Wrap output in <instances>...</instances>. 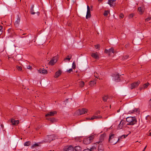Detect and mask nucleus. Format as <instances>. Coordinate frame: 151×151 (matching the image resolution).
Returning <instances> with one entry per match:
<instances>
[{"label": "nucleus", "instance_id": "obj_35", "mask_svg": "<svg viewBox=\"0 0 151 151\" xmlns=\"http://www.w3.org/2000/svg\"><path fill=\"white\" fill-rule=\"evenodd\" d=\"M72 67L73 69H75L76 68V65L74 61L72 63Z\"/></svg>", "mask_w": 151, "mask_h": 151}, {"label": "nucleus", "instance_id": "obj_17", "mask_svg": "<svg viewBox=\"0 0 151 151\" xmlns=\"http://www.w3.org/2000/svg\"><path fill=\"white\" fill-rule=\"evenodd\" d=\"M61 71L60 70H59L58 71H57L55 74L54 77L55 78H58L59 76H60L61 74Z\"/></svg>", "mask_w": 151, "mask_h": 151}, {"label": "nucleus", "instance_id": "obj_26", "mask_svg": "<svg viewBox=\"0 0 151 151\" xmlns=\"http://www.w3.org/2000/svg\"><path fill=\"white\" fill-rule=\"evenodd\" d=\"M96 84V82L94 81H91L89 82V84L91 86H93Z\"/></svg>", "mask_w": 151, "mask_h": 151}, {"label": "nucleus", "instance_id": "obj_62", "mask_svg": "<svg viewBox=\"0 0 151 151\" xmlns=\"http://www.w3.org/2000/svg\"><path fill=\"white\" fill-rule=\"evenodd\" d=\"M99 112H99V111L98 112V113H99Z\"/></svg>", "mask_w": 151, "mask_h": 151}, {"label": "nucleus", "instance_id": "obj_48", "mask_svg": "<svg viewBox=\"0 0 151 151\" xmlns=\"http://www.w3.org/2000/svg\"><path fill=\"white\" fill-rule=\"evenodd\" d=\"M72 56L71 55H69L67 56V58H72Z\"/></svg>", "mask_w": 151, "mask_h": 151}, {"label": "nucleus", "instance_id": "obj_61", "mask_svg": "<svg viewBox=\"0 0 151 151\" xmlns=\"http://www.w3.org/2000/svg\"><path fill=\"white\" fill-rule=\"evenodd\" d=\"M86 93H87V94H88V93L87 92Z\"/></svg>", "mask_w": 151, "mask_h": 151}, {"label": "nucleus", "instance_id": "obj_45", "mask_svg": "<svg viewBox=\"0 0 151 151\" xmlns=\"http://www.w3.org/2000/svg\"><path fill=\"white\" fill-rule=\"evenodd\" d=\"M128 135V134L127 135H125L124 134L122 135V136L123 137V138H125L126 137H127Z\"/></svg>", "mask_w": 151, "mask_h": 151}, {"label": "nucleus", "instance_id": "obj_50", "mask_svg": "<svg viewBox=\"0 0 151 151\" xmlns=\"http://www.w3.org/2000/svg\"><path fill=\"white\" fill-rule=\"evenodd\" d=\"M133 17V14H131L129 15L130 17Z\"/></svg>", "mask_w": 151, "mask_h": 151}, {"label": "nucleus", "instance_id": "obj_55", "mask_svg": "<svg viewBox=\"0 0 151 151\" xmlns=\"http://www.w3.org/2000/svg\"><path fill=\"white\" fill-rule=\"evenodd\" d=\"M112 140L113 141H114V142H116V141H114V140L115 139H112Z\"/></svg>", "mask_w": 151, "mask_h": 151}, {"label": "nucleus", "instance_id": "obj_20", "mask_svg": "<svg viewBox=\"0 0 151 151\" xmlns=\"http://www.w3.org/2000/svg\"><path fill=\"white\" fill-rule=\"evenodd\" d=\"M20 20V18H18L17 19V20L14 23V25L16 27H18Z\"/></svg>", "mask_w": 151, "mask_h": 151}, {"label": "nucleus", "instance_id": "obj_57", "mask_svg": "<svg viewBox=\"0 0 151 151\" xmlns=\"http://www.w3.org/2000/svg\"><path fill=\"white\" fill-rule=\"evenodd\" d=\"M26 34V33H24L22 35H25Z\"/></svg>", "mask_w": 151, "mask_h": 151}, {"label": "nucleus", "instance_id": "obj_60", "mask_svg": "<svg viewBox=\"0 0 151 151\" xmlns=\"http://www.w3.org/2000/svg\"><path fill=\"white\" fill-rule=\"evenodd\" d=\"M125 47H127V45H125Z\"/></svg>", "mask_w": 151, "mask_h": 151}, {"label": "nucleus", "instance_id": "obj_9", "mask_svg": "<svg viewBox=\"0 0 151 151\" xmlns=\"http://www.w3.org/2000/svg\"><path fill=\"white\" fill-rule=\"evenodd\" d=\"M88 111V110L85 108H83L81 109H79L78 110V115H81L87 113Z\"/></svg>", "mask_w": 151, "mask_h": 151}, {"label": "nucleus", "instance_id": "obj_2", "mask_svg": "<svg viewBox=\"0 0 151 151\" xmlns=\"http://www.w3.org/2000/svg\"><path fill=\"white\" fill-rule=\"evenodd\" d=\"M94 137V135H92L89 137L85 138L83 139V142L85 144H88L92 141Z\"/></svg>", "mask_w": 151, "mask_h": 151}, {"label": "nucleus", "instance_id": "obj_1", "mask_svg": "<svg viewBox=\"0 0 151 151\" xmlns=\"http://www.w3.org/2000/svg\"><path fill=\"white\" fill-rule=\"evenodd\" d=\"M127 124L128 125H132L135 124L137 122V120L135 117L129 116L126 119Z\"/></svg>", "mask_w": 151, "mask_h": 151}, {"label": "nucleus", "instance_id": "obj_7", "mask_svg": "<svg viewBox=\"0 0 151 151\" xmlns=\"http://www.w3.org/2000/svg\"><path fill=\"white\" fill-rule=\"evenodd\" d=\"M140 83V81H138L137 82H134L132 83L131 85V86L130 87V88L132 89L133 88H134L138 86L139 85Z\"/></svg>", "mask_w": 151, "mask_h": 151}, {"label": "nucleus", "instance_id": "obj_8", "mask_svg": "<svg viewBox=\"0 0 151 151\" xmlns=\"http://www.w3.org/2000/svg\"><path fill=\"white\" fill-rule=\"evenodd\" d=\"M55 139V137L54 135H47L46 137L47 142H50L51 141Z\"/></svg>", "mask_w": 151, "mask_h": 151}, {"label": "nucleus", "instance_id": "obj_28", "mask_svg": "<svg viewBox=\"0 0 151 151\" xmlns=\"http://www.w3.org/2000/svg\"><path fill=\"white\" fill-rule=\"evenodd\" d=\"M102 146V145H101V147L100 146H99L98 149V151H104V148Z\"/></svg>", "mask_w": 151, "mask_h": 151}, {"label": "nucleus", "instance_id": "obj_36", "mask_svg": "<svg viewBox=\"0 0 151 151\" xmlns=\"http://www.w3.org/2000/svg\"><path fill=\"white\" fill-rule=\"evenodd\" d=\"M17 68L19 71H21L22 70V67L21 66H17Z\"/></svg>", "mask_w": 151, "mask_h": 151}, {"label": "nucleus", "instance_id": "obj_31", "mask_svg": "<svg viewBox=\"0 0 151 151\" xmlns=\"http://www.w3.org/2000/svg\"><path fill=\"white\" fill-rule=\"evenodd\" d=\"M150 85V83H146L144 84L143 85V88H145Z\"/></svg>", "mask_w": 151, "mask_h": 151}, {"label": "nucleus", "instance_id": "obj_13", "mask_svg": "<svg viewBox=\"0 0 151 151\" xmlns=\"http://www.w3.org/2000/svg\"><path fill=\"white\" fill-rule=\"evenodd\" d=\"M91 55L92 57L95 59H98L99 58V55L97 52L92 53Z\"/></svg>", "mask_w": 151, "mask_h": 151}, {"label": "nucleus", "instance_id": "obj_38", "mask_svg": "<svg viewBox=\"0 0 151 151\" xmlns=\"http://www.w3.org/2000/svg\"><path fill=\"white\" fill-rule=\"evenodd\" d=\"M129 57V55H126L123 57V59L124 60H127V59Z\"/></svg>", "mask_w": 151, "mask_h": 151}, {"label": "nucleus", "instance_id": "obj_14", "mask_svg": "<svg viewBox=\"0 0 151 151\" xmlns=\"http://www.w3.org/2000/svg\"><path fill=\"white\" fill-rule=\"evenodd\" d=\"M145 10L144 7H139L138 8V11L139 13L140 14H142L143 13Z\"/></svg>", "mask_w": 151, "mask_h": 151}, {"label": "nucleus", "instance_id": "obj_24", "mask_svg": "<svg viewBox=\"0 0 151 151\" xmlns=\"http://www.w3.org/2000/svg\"><path fill=\"white\" fill-rule=\"evenodd\" d=\"M138 109H134L130 110L129 111V113L130 114L134 113L137 112L138 111Z\"/></svg>", "mask_w": 151, "mask_h": 151}, {"label": "nucleus", "instance_id": "obj_54", "mask_svg": "<svg viewBox=\"0 0 151 151\" xmlns=\"http://www.w3.org/2000/svg\"><path fill=\"white\" fill-rule=\"evenodd\" d=\"M26 37V36H21V37H21V38H24V37Z\"/></svg>", "mask_w": 151, "mask_h": 151}, {"label": "nucleus", "instance_id": "obj_5", "mask_svg": "<svg viewBox=\"0 0 151 151\" xmlns=\"http://www.w3.org/2000/svg\"><path fill=\"white\" fill-rule=\"evenodd\" d=\"M74 148L72 146H66L63 148V151H73Z\"/></svg>", "mask_w": 151, "mask_h": 151}, {"label": "nucleus", "instance_id": "obj_27", "mask_svg": "<svg viewBox=\"0 0 151 151\" xmlns=\"http://www.w3.org/2000/svg\"><path fill=\"white\" fill-rule=\"evenodd\" d=\"M39 146V144L38 143H36L33 144L31 147L32 149H34L36 147Z\"/></svg>", "mask_w": 151, "mask_h": 151}, {"label": "nucleus", "instance_id": "obj_56", "mask_svg": "<svg viewBox=\"0 0 151 151\" xmlns=\"http://www.w3.org/2000/svg\"><path fill=\"white\" fill-rule=\"evenodd\" d=\"M37 13L38 14V15H39V14H40V13H39V12H37Z\"/></svg>", "mask_w": 151, "mask_h": 151}, {"label": "nucleus", "instance_id": "obj_52", "mask_svg": "<svg viewBox=\"0 0 151 151\" xmlns=\"http://www.w3.org/2000/svg\"><path fill=\"white\" fill-rule=\"evenodd\" d=\"M146 147H147V146H146L145 148H144L143 150H142V151H145V149H146Z\"/></svg>", "mask_w": 151, "mask_h": 151}, {"label": "nucleus", "instance_id": "obj_11", "mask_svg": "<svg viewBox=\"0 0 151 151\" xmlns=\"http://www.w3.org/2000/svg\"><path fill=\"white\" fill-rule=\"evenodd\" d=\"M105 135L104 134L101 135L100 137L99 140L96 142V143L99 144L100 145H101V143L102 141H103Z\"/></svg>", "mask_w": 151, "mask_h": 151}, {"label": "nucleus", "instance_id": "obj_29", "mask_svg": "<svg viewBox=\"0 0 151 151\" xmlns=\"http://www.w3.org/2000/svg\"><path fill=\"white\" fill-rule=\"evenodd\" d=\"M31 143V142L29 141H27L25 142L24 144V146H29Z\"/></svg>", "mask_w": 151, "mask_h": 151}, {"label": "nucleus", "instance_id": "obj_3", "mask_svg": "<svg viewBox=\"0 0 151 151\" xmlns=\"http://www.w3.org/2000/svg\"><path fill=\"white\" fill-rule=\"evenodd\" d=\"M114 134L110 133L109 134V142L111 145H113L115 144L117 142V141L114 142L112 140V139H115L116 138V137H114Z\"/></svg>", "mask_w": 151, "mask_h": 151}, {"label": "nucleus", "instance_id": "obj_15", "mask_svg": "<svg viewBox=\"0 0 151 151\" xmlns=\"http://www.w3.org/2000/svg\"><path fill=\"white\" fill-rule=\"evenodd\" d=\"M125 124L124 122L122 120L120 122V123L118 125V126L117 127L118 129H122L124 125Z\"/></svg>", "mask_w": 151, "mask_h": 151}, {"label": "nucleus", "instance_id": "obj_32", "mask_svg": "<svg viewBox=\"0 0 151 151\" xmlns=\"http://www.w3.org/2000/svg\"><path fill=\"white\" fill-rule=\"evenodd\" d=\"M108 98V96H104L102 98L103 100L104 101H106Z\"/></svg>", "mask_w": 151, "mask_h": 151}, {"label": "nucleus", "instance_id": "obj_53", "mask_svg": "<svg viewBox=\"0 0 151 151\" xmlns=\"http://www.w3.org/2000/svg\"><path fill=\"white\" fill-rule=\"evenodd\" d=\"M148 135L149 136H151V132H149V134Z\"/></svg>", "mask_w": 151, "mask_h": 151}, {"label": "nucleus", "instance_id": "obj_42", "mask_svg": "<svg viewBox=\"0 0 151 151\" xmlns=\"http://www.w3.org/2000/svg\"><path fill=\"white\" fill-rule=\"evenodd\" d=\"M119 17L122 18H123L124 17L123 14L122 13L120 14L119 15Z\"/></svg>", "mask_w": 151, "mask_h": 151}, {"label": "nucleus", "instance_id": "obj_19", "mask_svg": "<svg viewBox=\"0 0 151 151\" xmlns=\"http://www.w3.org/2000/svg\"><path fill=\"white\" fill-rule=\"evenodd\" d=\"M11 122L13 125H16L19 123V120H15L12 119H11Z\"/></svg>", "mask_w": 151, "mask_h": 151}, {"label": "nucleus", "instance_id": "obj_12", "mask_svg": "<svg viewBox=\"0 0 151 151\" xmlns=\"http://www.w3.org/2000/svg\"><path fill=\"white\" fill-rule=\"evenodd\" d=\"M104 52L106 53H108L109 55H110L111 52H112L114 53L115 51L113 48L111 47V48L108 50L106 49L104 51Z\"/></svg>", "mask_w": 151, "mask_h": 151}, {"label": "nucleus", "instance_id": "obj_49", "mask_svg": "<svg viewBox=\"0 0 151 151\" xmlns=\"http://www.w3.org/2000/svg\"><path fill=\"white\" fill-rule=\"evenodd\" d=\"M54 120H55V119H50V121H51L52 122H53L54 121Z\"/></svg>", "mask_w": 151, "mask_h": 151}, {"label": "nucleus", "instance_id": "obj_4", "mask_svg": "<svg viewBox=\"0 0 151 151\" xmlns=\"http://www.w3.org/2000/svg\"><path fill=\"white\" fill-rule=\"evenodd\" d=\"M112 79L116 82H119L120 81L119 75V74L115 73L112 75Z\"/></svg>", "mask_w": 151, "mask_h": 151}, {"label": "nucleus", "instance_id": "obj_25", "mask_svg": "<svg viewBox=\"0 0 151 151\" xmlns=\"http://www.w3.org/2000/svg\"><path fill=\"white\" fill-rule=\"evenodd\" d=\"M75 150L76 151H78L81 150V147L79 146H76L74 148Z\"/></svg>", "mask_w": 151, "mask_h": 151}, {"label": "nucleus", "instance_id": "obj_18", "mask_svg": "<svg viewBox=\"0 0 151 151\" xmlns=\"http://www.w3.org/2000/svg\"><path fill=\"white\" fill-rule=\"evenodd\" d=\"M38 72L42 74H45L47 73V70L45 69L44 68H43L42 69H40L38 70Z\"/></svg>", "mask_w": 151, "mask_h": 151}, {"label": "nucleus", "instance_id": "obj_44", "mask_svg": "<svg viewBox=\"0 0 151 151\" xmlns=\"http://www.w3.org/2000/svg\"><path fill=\"white\" fill-rule=\"evenodd\" d=\"M150 116L149 115H148L146 117V120H149V119L150 118Z\"/></svg>", "mask_w": 151, "mask_h": 151}, {"label": "nucleus", "instance_id": "obj_22", "mask_svg": "<svg viewBox=\"0 0 151 151\" xmlns=\"http://www.w3.org/2000/svg\"><path fill=\"white\" fill-rule=\"evenodd\" d=\"M34 5H32L31 6L30 8V12L32 14H35V12H34Z\"/></svg>", "mask_w": 151, "mask_h": 151}, {"label": "nucleus", "instance_id": "obj_47", "mask_svg": "<svg viewBox=\"0 0 151 151\" xmlns=\"http://www.w3.org/2000/svg\"><path fill=\"white\" fill-rule=\"evenodd\" d=\"M95 46L96 49H98L99 47V45H97Z\"/></svg>", "mask_w": 151, "mask_h": 151}, {"label": "nucleus", "instance_id": "obj_6", "mask_svg": "<svg viewBox=\"0 0 151 151\" xmlns=\"http://www.w3.org/2000/svg\"><path fill=\"white\" fill-rule=\"evenodd\" d=\"M57 61V57L55 56L53 57L52 59L49 62V64L50 65H52L55 64Z\"/></svg>", "mask_w": 151, "mask_h": 151}, {"label": "nucleus", "instance_id": "obj_40", "mask_svg": "<svg viewBox=\"0 0 151 151\" xmlns=\"http://www.w3.org/2000/svg\"><path fill=\"white\" fill-rule=\"evenodd\" d=\"M123 137L122 136V135L118 138V140L116 141H117V142H118L119 140H120V139H123Z\"/></svg>", "mask_w": 151, "mask_h": 151}, {"label": "nucleus", "instance_id": "obj_33", "mask_svg": "<svg viewBox=\"0 0 151 151\" xmlns=\"http://www.w3.org/2000/svg\"><path fill=\"white\" fill-rule=\"evenodd\" d=\"M71 59V58H65L64 60V61L65 62H67V60H68V61H70V60Z\"/></svg>", "mask_w": 151, "mask_h": 151}, {"label": "nucleus", "instance_id": "obj_43", "mask_svg": "<svg viewBox=\"0 0 151 151\" xmlns=\"http://www.w3.org/2000/svg\"><path fill=\"white\" fill-rule=\"evenodd\" d=\"M2 27L1 26H0V32H1V34L2 33Z\"/></svg>", "mask_w": 151, "mask_h": 151}, {"label": "nucleus", "instance_id": "obj_16", "mask_svg": "<svg viewBox=\"0 0 151 151\" xmlns=\"http://www.w3.org/2000/svg\"><path fill=\"white\" fill-rule=\"evenodd\" d=\"M57 113V111H51L46 114L45 116H54L55 114H56Z\"/></svg>", "mask_w": 151, "mask_h": 151}, {"label": "nucleus", "instance_id": "obj_10", "mask_svg": "<svg viewBox=\"0 0 151 151\" xmlns=\"http://www.w3.org/2000/svg\"><path fill=\"white\" fill-rule=\"evenodd\" d=\"M87 12L86 15V19H88L89 18L91 17V14L90 13V10L89 6L87 5Z\"/></svg>", "mask_w": 151, "mask_h": 151}, {"label": "nucleus", "instance_id": "obj_23", "mask_svg": "<svg viewBox=\"0 0 151 151\" xmlns=\"http://www.w3.org/2000/svg\"><path fill=\"white\" fill-rule=\"evenodd\" d=\"M101 118V116H94L91 118L90 119L93 120L94 119H99Z\"/></svg>", "mask_w": 151, "mask_h": 151}, {"label": "nucleus", "instance_id": "obj_30", "mask_svg": "<svg viewBox=\"0 0 151 151\" xmlns=\"http://www.w3.org/2000/svg\"><path fill=\"white\" fill-rule=\"evenodd\" d=\"M84 83L83 81H81L80 82H79V86L81 87H83L84 86Z\"/></svg>", "mask_w": 151, "mask_h": 151}, {"label": "nucleus", "instance_id": "obj_51", "mask_svg": "<svg viewBox=\"0 0 151 151\" xmlns=\"http://www.w3.org/2000/svg\"><path fill=\"white\" fill-rule=\"evenodd\" d=\"M149 105L150 107H151V99L150 100L149 102Z\"/></svg>", "mask_w": 151, "mask_h": 151}, {"label": "nucleus", "instance_id": "obj_37", "mask_svg": "<svg viewBox=\"0 0 151 151\" xmlns=\"http://www.w3.org/2000/svg\"><path fill=\"white\" fill-rule=\"evenodd\" d=\"M94 76L95 77L97 78H99V77L97 75V73L96 72H95L94 73Z\"/></svg>", "mask_w": 151, "mask_h": 151}, {"label": "nucleus", "instance_id": "obj_34", "mask_svg": "<svg viewBox=\"0 0 151 151\" xmlns=\"http://www.w3.org/2000/svg\"><path fill=\"white\" fill-rule=\"evenodd\" d=\"M109 13V12L108 11H105L104 12V15L105 16H107Z\"/></svg>", "mask_w": 151, "mask_h": 151}, {"label": "nucleus", "instance_id": "obj_63", "mask_svg": "<svg viewBox=\"0 0 151 151\" xmlns=\"http://www.w3.org/2000/svg\"><path fill=\"white\" fill-rule=\"evenodd\" d=\"M0 34H1V32H0Z\"/></svg>", "mask_w": 151, "mask_h": 151}, {"label": "nucleus", "instance_id": "obj_59", "mask_svg": "<svg viewBox=\"0 0 151 151\" xmlns=\"http://www.w3.org/2000/svg\"><path fill=\"white\" fill-rule=\"evenodd\" d=\"M99 1H101L102 0H98Z\"/></svg>", "mask_w": 151, "mask_h": 151}, {"label": "nucleus", "instance_id": "obj_58", "mask_svg": "<svg viewBox=\"0 0 151 151\" xmlns=\"http://www.w3.org/2000/svg\"><path fill=\"white\" fill-rule=\"evenodd\" d=\"M119 111H119V110H118L117 111V112H119Z\"/></svg>", "mask_w": 151, "mask_h": 151}, {"label": "nucleus", "instance_id": "obj_46", "mask_svg": "<svg viewBox=\"0 0 151 151\" xmlns=\"http://www.w3.org/2000/svg\"><path fill=\"white\" fill-rule=\"evenodd\" d=\"M27 68L28 69H31L32 68V67L31 66H30V65H29V66H27Z\"/></svg>", "mask_w": 151, "mask_h": 151}, {"label": "nucleus", "instance_id": "obj_39", "mask_svg": "<svg viewBox=\"0 0 151 151\" xmlns=\"http://www.w3.org/2000/svg\"><path fill=\"white\" fill-rule=\"evenodd\" d=\"M151 19V17H148L145 19V21L146 22H149V21H150Z\"/></svg>", "mask_w": 151, "mask_h": 151}, {"label": "nucleus", "instance_id": "obj_21", "mask_svg": "<svg viewBox=\"0 0 151 151\" xmlns=\"http://www.w3.org/2000/svg\"><path fill=\"white\" fill-rule=\"evenodd\" d=\"M115 0H109L108 3L111 6H113L114 5Z\"/></svg>", "mask_w": 151, "mask_h": 151}, {"label": "nucleus", "instance_id": "obj_41", "mask_svg": "<svg viewBox=\"0 0 151 151\" xmlns=\"http://www.w3.org/2000/svg\"><path fill=\"white\" fill-rule=\"evenodd\" d=\"M73 71V70L72 68H70L69 69V70H67V72H68L69 73H70L71 72Z\"/></svg>", "mask_w": 151, "mask_h": 151}]
</instances>
